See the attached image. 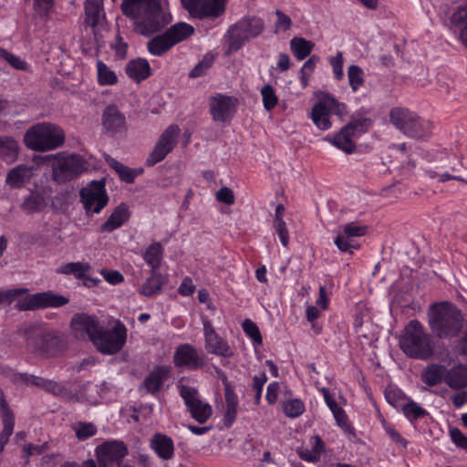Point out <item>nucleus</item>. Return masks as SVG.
<instances>
[{
	"instance_id": "f257e3e1",
	"label": "nucleus",
	"mask_w": 467,
	"mask_h": 467,
	"mask_svg": "<svg viewBox=\"0 0 467 467\" xmlns=\"http://www.w3.org/2000/svg\"><path fill=\"white\" fill-rule=\"evenodd\" d=\"M120 9L133 20L135 31L145 36L161 31L172 20L168 0H123Z\"/></svg>"
},
{
	"instance_id": "f03ea898",
	"label": "nucleus",
	"mask_w": 467,
	"mask_h": 467,
	"mask_svg": "<svg viewBox=\"0 0 467 467\" xmlns=\"http://www.w3.org/2000/svg\"><path fill=\"white\" fill-rule=\"evenodd\" d=\"M428 326L440 339H450L459 336L464 326L462 311L448 301L431 304L427 310Z\"/></svg>"
},
{
	"instance_id": "7ed1b4c3",
	"label": "nucleus",
	"mask_w": 467,
	"mask_h": 467,
	"mask_svg": "<svg viewBox=\"0 0 467 467\" xmlns=\"http://www.w3.org/2000/svg\"><path fill=\"white\" fill-rule=\"evenodd\" d=\"M399 345L410 358L427 360L434 354L431 336L418 319H412L405 326Z\"/></svg>"
},
{
	"instance_id": "20e7f679",
	"label": "nucleus",
	"mask_w": 467,
	"mask_h": 467,
	"mask_svg": "<svg viewBox=\"0 0 467 467\" xmlns=\"http://www.w3.org/2000/svg\"><path fill=\"white\" fill-rule=\"evenodd\" d=\"M66 135L63 129L51 122H41L33 125L24 135L25 145L35 151L45 152L54 150L65 142Z\"/></svg>"
},
{
	"instance_id": "39448f33",
	"label": "nucleus",
	"mask_w": 467,
	"mask_h": 467,
	"mask_svg": "<svg viewBox=\"0 0 467 467\" xmlns=\"http://www.w3.org/2000/svg\"><path fill=\"white\" fill-rule=\"evenodd\" d=\"M45 159L51 161V177L58 184L77 179L88 169L87 160L76 153L66 154L59 152L47 155Z\"/></svg>"
},
{
	"instance_id": "423d86ee",
	"label": "nucleus",
	"mask_w": 467,
	"mask_h": 467,
	"mask_svg": "<svg viewBox=\"0 0 467 467\" xmlns=\"http://www.w3.org/2000/svg\"><path fill=\"white\" fill-rule=\"evenodd\" d=\"M265 29V23L257 16H244L232 25L224 37L227 43V52H236L243 47L246 41L258 36Z\"/></svg>"
},
{
	"instance_id": "0eeeda50",
	"label": "nucleus",
	"mask_w": 467,
	"mask_h": 467,
	"mask_svg": "<svg viewBox=\"0 0 467 467\" xmlns=\"http://www.w3.org/2000/svg\"><path fill=\"white\" fill-rule=\"evenodd\" d=\"M389 122L403 134L414 139H422L428 136L432 129L430 121L420 118L408 109L400 107L390 109Z\"/></svg>"
},
{
	"instance_id": "6e6552de",
	"label": "nucleus",
	"mask_w": 467,
	"mask_h": 467,
	"mask_svg": "<svg viewBox=\"0 0 467 467\" xmlns=\"http://www.w3.org/2000/svg\"><path fill=\"white\" fill-rule=\"evenodd\" d=\"M439 14L451 31L458 32V40L467 48V0H452L440 5Z\"/></svg>"
},
{
	"instance_id": "1a4fd4ad",
	"label": "nucleus",
	"mask_w": 467,
	"mask_h": 467,
	"mask_svg": "<svg viewBox=\"0 0 467 467\" xmlns=\"http://www.w3.org/2000/svg\"><path fill=\"white\" fill-rule=\"evenodd\" d=\"M128 329L119 320H117L111 328L101 326L92 343L100 353L114 355L120 351L127 341Z\"/></svg>"
},
{
	"instance_id": "9d476101",
	"label": "nucleus",
	"mask_w": 467,
	"mask_h": 467,
	"mask_svg": "<svg viewBox=\"0 0 467 467\" xmlns=\"http://www.w3.org/2000/svg\"><path fill=\"white\" fill-rule=\"evenodd\" d=\"M179 394L191 417L200 424H204L213 415L212 406L203 400L194 387L178 384Z\"/></svg>"
},
{
	"instance_id": "9b49d317",
	"label": "nucleus",
	"mask_w": 467,
	"mask_h": 467,
	"mask_svg": "<svg viewBox=\"0 0 467 467\" xmlns=\"http://www.w3.org/2000/svg\"><path fill=\"white\" fill-rule=\"evenodd\" d=\"M79 194L88 214L99 213L109 202L104 181H92L87 187L80 190Z\"/></svg>"
},
{
	"instance_id": "f8f14e48",
	"label": "nucleus",
	"mask_w": 467,
	"mask_h": 467,
	"mask_svg": "<svg viewBox=\"0 0 467 467\" xmlns=\"http://www.w3.org/2000/svg\"><path fill=\"white\" fill-rule=\"evenodd\" d=\"M68 303V298L52 291L36 293L20 299L16 308L20 311L35 310L47 307H59Z\"/></svg>"
},
{
	"instance_id": "ddd939ff",
	"label": "nucleus",
	"mask_w": 467,
	"mask_h": 467,
	"mask_svg": "<svg viewBox=\"0 0 467 467\" xmlns=\"http://www.w3.org/2000/svg\"><path fill=\"white\" fill-rule=\"evenodd\" d=\"M179 134V126L175 124L170 125L160 136L152 151L149 154L146 165L152 167L164 160L175 147Z\"/></svg>"
},
{
	"instance_id": "4468645a",
	"label": "nucleus",
	"mask_w": 467,
	"mask_h": 467,
	"mask_svg": "<svg viewBox=\"0 0 467 467\" xmlns=\"http://www.w3.org/2000/svg\"><path fill=\"white\" fill-rule=\"evenodd\" d=\"M128 453V447L121 441H108L96 448L99 467H114L115 462L119 465Z\"/></svg>"
},
{
	"instance_id": "2eb2a0df",
	"label": "nucleus",
	"mask_w": 467,
	"mask_h": 467,
	"mask_svg": "<svg viewBox=\"0 0 467 467\" xmlns=\"http://www.w3.org/2000/svg\"><path fill=\"white\" fill-rule=\"evenodd\" d=\"M210 113L214 121L227 122L234 116L238 99L232 96L221 93L212 97L209 100Z\"/></svg>"
},
{
	"instance_id": "dca6fc26",
	"label": "nucleus",
	"mask_w": 467,
	"mask_h": 467,
	"mask_svg": "<svg viewBox=\"0 0 467 467\" xmlns=\"http://www.w3.org/2000/svg\"><path fill=\"white\" fill-rule=\"evenodd\" d=\"M173 363L176 368L197 370L204 364V356L191 344L178 346L174 351Z\"/></svg>"
},
{
	"instance_id": "f3484780",
	"label": "nucleus",
	"mask_w": 467,
	"mask_h": 467,
	"mask_svg": "<svg viewBox=\"0 0 467 467\" xmlns=\"http://www.w3.org/2000/svg\"><path fill=\"white\" fill-rule=\"evenodd\" d=\"M189 13L197 18L218 17L224 12L225 0H181Z\"/></svg>"
},
{
	"instance_id": "a211bd4d",
	"label": "nucleus",
	"mask_w": 467,
	"mask_h": 467,
	"mask_svg": "<svg viewBox=\"0 0 467 467\" xmlns=\"http://www.w3.org/2000/svg\"><path fill=\"white\" fill-rule=\"evenodd\" d=\"M204 346L208 353L223 358H232L234 349L213 327L209 320L203 321Z\"/></svg>"
},
{
	"instance_id": "6ab92c4d",
	"label": "nucleus",
	"mask_w": 467,
	"mask_h": 467,
	"mask_svg": "<svg viewBox=\"0 0 467 467\" xmlns=\"http://www.w3.org/2000/svg\"><path fill=\"white\" fill-rule=\"evenodd\" d=\"M12 380L15 384L36 386L54 395H61L64 392V388L59 383L28 373H15Z\"/></svg>"
},
{
	"instance_id": "aec40b11",
	"label": "nucleus",
	"mask_w": 467,
	"mask_h": 467,
	"mask_svg": "<svg viewBox=\"0 0 467 467\" xmlns=\"http://www.w3.org/2000/svg\"><path fill=\"white\" fill-rule=\"evenodd\" d=\"M57 339L49 335H36L27 338L26 349L35 356L47 358L55 354Z\"/></svg>"
},
{
	"instance_id": "412c9836",
	"label": "nucleus",
	"mask_w": 467,
	"mask_h": 467,
	"mask_svg": "<svg viewBox=\"0 0 467 467\" xmlns=\"http://www.w3.org/2000/svg\"><path fill=\"white\" fill-rule=\"evenodd\" d=\"M149 446L158 458L162 461H170L174 457V441L170 436L164 433H154L149 441Z\"/></svg>"
},
{
	"instance_id": "4be33fe9",
	"label": "nucleus",
	"mask_w": 467,
	"mask_h": 467,
	"mask_svg": "<svg viewBox=\"0 0 467 467\" xmlns=\"http://www.w3.org/2000/svg\"><path fill=\"white\" fill-rule=\"evenodd\" d=\"M71 327L77 333L87 335L92 342L99 333L101 326L95 316L82 313L77 314L73 317L71 320Z\"/></svg>"
},
{
	"instance_id": "5701e85b",
	"label": "nucleus",
	"mask_w": 467,
	"mask_h": 467,
	"mask_svg": "<svg viewBox=\"0 0 467 467\" xmlns=\"http://www.w3.org/2000/svg\"><path fill=\"white\" fill-rule=\"evenodd\" d=\"M84 13L85 26L96 29L106 19L103 0H85Z\"/></svg>"
},
{
	"instance_id": "b1692460",
	"label": "nucleus",
	"mask_w": 467,
	"mask_h": 467,
	"mask_svg": "<svg viewBox=\"0 0 467 467\" xmlns=\"http://www.w3.org/2000/svg\"><path fill=\"white\" fill-rule=\"evenodd\" d=\"M33 165H17L7 172L5 183L13 189H20L30 182L33 176Z\"/></svg>"
},
{
	"instance_id": "393cba45",
	"label": "nucleus",
	"mask_w": 467,
	"mask_h": 467,
	"mask_svg": "<svg viewBox=\"0 0 467 467\" xmlns=\"http://www.w3.org/2000/svg\"><path fill=\"white\" fill-rule=\"evenodd\" d=\"M102 124L105 130L119 133L126 130L125 116L115 106H109L103 112Z\"/></svg>"
},
{
	"instance_id": "a878e982",
	"label": "nucleus",
	"mask_w": 467,
	"mask_h": 467,
	"mask_svg": "<svg viewBox=\"0 0 467 467\" xmlns=\"http://www.w3.org/2000/svg\"><path fill=\"white\" fill-rule=\"evenodd\" d=\"M130 217V212L128 205L120 203L113 210L108 220L100 225V232L111 233L127 223Z\"/></svg>"
},
{
	"instance_id": "bb28decb",
	"label": "nucleus",
	"mask_w": 467,
	"mask_h": 467,
	"mask_svg": "<svg viewBox=\"0 0 467 467\" xmlns=\"http://www.w3.org/2000/svg\"><path fill=\"white\" fill-rule=\"evenodd\" d=\"M125 72L130 79L140 83L151 76V67L146 58L138 57L127 63Z\"/></svg>"
},
{
	"instance_id": "cd10ccee",
	"label": "nucleus",
	"mask_w": 467,
	"mask_h": 467,
	"mask_svg": "<svg viewBox=\"0 0 467 467\" xmlns=\"http://www.w3.org/2000/svg\"><path fill=\"white\" fill-rule=\"evenodd\" d=\"M447 368L438 363L428 364L420 374L421 381L428 387H435L443 380L446 383Z\"/></svg>"
},
{
	"instance_id": "c85d7f7f",
	"label": "nucleus",
	"mask_w": 467,
	"mask_h": 467,
	"mask_svg": "<svg viewBox=\"0 0 467 467\" xmlns=\"http://www.w3.org/2000/svg\"><path fill=\"white\" fill-rule=\"evenodd\" d=\"M330 112L327 109L324 98L322 97L312 108L310 119L315 126L321 130H327L331 128Z\"/></svg>"
},
{
	"instance_id": "c756f323",
	"label": "nucleus",
	"mask_w": 467,
	"mask_h": 467,
	"mask_svg": "<svg viewBox=\"0 0 467 467\" xmlns=\"http://www.w3.org/2000/svg\"><path fill=\"white\" fill-rule=\"evenodd\" d=\"M326 140L348 154L353 153L357 148V139L352 136L351 132L345 126L334 136L326 138Z\"/></svg>"
},
{
	"instance_id": "7c9ffc66",
	"label": "nucleus",
	"mask_w": 467,
	"mask_h": 467,
	"mask_svg": "<svg viewBox=\"0 0 467 467\" xmlns=\"http://www.w3.org/2000/svg\"><path fill=\"white\" fill-rule=\"evenodd\" d=\"M170 369L167 367H156L143 380V386L148 392L157 393L161 390L164 380L168 378Z\"/></svg>"
},
{
	"instance_id": "2f4dec72",
	"label": "nucleus",
	"mask_w": 467,
	"mask_h": 467,
	"mask_svg": "<svg viewBox=\"0 0 467 467\" xmlns=\"http://www.w3.org/2000/svg\"><path fill=\"white\" fill-rule=\"evenodd\" d=\"M167 278L158 271H151L150 275L140 285L139 293L146 297L158 295L166 283Z\"/></svg>"
},
{
	"instance_id": "473e14b6",
	"label": "nucleus",
	"mask_w": 467,
	"mask_h": 467,
	"mask_svg": "<svg viewBox=\"0 0 467 467\" xmlns=\"http://www.w3.org/2000/svg\"><path fill=\"white\" fill-rule=\"evenodd\" d=\"M446 384L452 389L467 388V364H457L447 369Z\"/></svg>"
},
{
	"instance_id": "72a5a7b5",
	"label": "nucleus",
	"mask_w": 467,
	"mask_h": 467,
	"mask_svg": "<svg viewBox=\"0 0 467 467\" xmlns=\"http://www.w3.org/2000/svg\"><path fill=\"white\" fill-rule=\"evenodd\" d=\"M194 32V27L185 22H178L165 31L173 47L188 39Z\"/></svg>"
},
{
	"instance_id": "f704fd0d",
	"label": "nucleus",
	"mask_w": 467,
	"mask_h": 467,
	"mask_svg": "<svg viewBox=\"0 0 467 467\" xmlns=\"http://www.w3.org/2000/svg\"><path fill=\"white\" fill-rule=\"evenodd\" d=\"M91 265L87 262H71L61 265L56 272L60 275H74L77 279H88Z\"/></svg>"
},
{
	"instance_id": "c9c22d12",
	"label": "nucleus",
	"mask_w": 467,
	"mask_h": 467,
	"mask_svg": "<svg viewBox=\"0 0 467 467\" xmlns=\"http://www.w3.org/2000/svg\"><path fill=\"white\" fill-rule=\"evenodd\" d=\"M164 248L160 242H153L145 250L142 257L151 271H157L163 260Z\"/></svg>"
},
{
	"instance_id": "e433bc0d",
	"label": "nucleus",
	"mask_w": 467,
	"mask_h": 467,
	"mask_svg": "<svg viewBox=\"0 0 467 467\" xmlns=\"http://www.w3.org/2000/svg\"><path fill=\"white\" fill-rule=\"evenodd\" d=\"M372 123L373 120L370 118L356 113L351 117L350 121L345 125V127L348 128L352 136L358 140L361 135L368 131Z\"/></svg>"
},
{
	"instance_id": "4c0bfd02",
	"label": "nucleus",
	"mask_w": 467,
	"mask_h": 467,
	"mask_svg": "<svg viewBox=\"0 0 467 467\" xmlns=\"http://www.w3.org/2000/svg\"><path fill=\"white\" fill-rule=\"evenodd\" d=\"M172 47L173 45L171 44V40L169 39L165 32L152 37L147 43V49L149 53L156 57H161L164 55Z\"/></svg>"
},
{
	"instance_id": "58836bf2",
	"label": "nucleus",
	"mask_w": 467,
	"mask_h": 467,
	"mask_svg": "<svg viewBox=\"0 0 467 467\" xmlns=\"http://www.w3.org/2000/svg\"><path fill=\"white\" fill-rule=\"evenodd\" d=\"M18 156V143L11 137L0 139V159L6 163L14 162Z\"/></svg>"
},
{
	"instance_id": "ea45409f",
	"label": "nucleus",
	"mask_w": 467,
	"mask_h": 467,
	"mask_svg": "<svg viewBox=\"0 0 467 467\" xmlns=\"http://www.w3.org/2000/svg\"><path fill=\"white\" fill-rule=\"evenodd\" d=\"M47 207L44 195L38 192H32L23 202L21 208L28 213H40Z\"/></svg>"
},
{
	"instance_id": "a19ab883",
	"label": "nucleus",
	"mask_w": 467,
	"mask_h": 467,
	"mask_svg": "<svg viewBox=\"0 0 467 467\" xmlns=\"http://www.w3.org/2000/svg\"><path fill=\"white\" fill-rule=\"evenodd\" d=\"M314 44L303 37H293L290 40V48L297 60H303L310 55Z\"/></svg>"
},
{
	"instance_id": "79ce46f5",
	"label": "nucleus",
	"mask_w": 467,
	"mask_h": 467,
	"mask_svg": "<svg viewBox=\"0 0 467 467\" xmlns=\"http://www.w3.org/2000/svg\"><path fill=\"white\" fill-rule=\"evenodd\" d=\"M98 83L100 86H113L118 82V76L102 60L96 63Z\"/></svg>"
},
{
	"instance_id": "37998d69",
	"label": "nucleus",
	"mask_w": 467,
	"mask_h": 467,
	"mask_svg": "<svg viewBox=\"0 0 467 467\" xmlns=\"http://www.w3.org/2000/svg\"><path fill=\"white\" fill-rule=\"evenodd\" d=\"M334 244L341 253L353 254L354 251L360 248L359 244L352 237H346V234L339 230L334 238Z\"/></svg>"
},
{
	"instance_id": "c03bdc74",
	"label": "nucleus",
	"mask_w": 467,
	"mask_h": 467,
	"mask_svg": "<svg viewBox=\"0 0 467 467\" xmlns=\"http://www.w3.org/2000/svg\"><path fill=\"white\" fill-rule=\"evenodd\" d=\"M385 399L389 404L396 409H400L408 401V398L403 391L394 386H388L385 389Z\"/></svg>"
},
{
	"instance_id": "a18cd8bd",
	"label": "nucleus",
	"mask_w": 467,
	"mask_h": 467,
	"mask_svg": "<svg viewBox=\"0 0 467 467\" xmlns=\"http://www.w3.org/2000/svg\"><path fill=\"white\" fill-rule=\"evenodd\" d=\"M401 410L410 421L422 419L429 414L425 409L410 399L404 404Z\"/></svg>"
},
{
	"instance_id": "49530a36",
	"label": "nucleus",
	"mask_w": 467,
	"mask_h": 467,
	"mask_svg": "<svg viewBox=\"0 0 467 467\" xmlns=\"http://www.w3.org/2000/svg\"><path fill=\"white\" fill-rule=\"evenodd\" d=\"M282 409L286 417L297 418L304 413L306 407L300 399H288L283 401Z\"/></svg>"
},
{
	"instance_id": "de8ad7c7",
	"label": "nucleus",
	"mask_w": 467,
	"mask_h": 467,
	"mask_svg": "<svg viewBox=\"0 0 467 467\" xmlns=\"http://www.w3.org/2000/svg\"><path fill=\"white\" fill-rule=\"evenodd\" d=\"M215 57L213 53H206L202 58L190 71L191 78H197L206 74L207 70L213 65Z\"/></svg>"
},
{
	"instance_id": "09e8293b",
	"label": "nucleus",
	"mask_w": 467,
	"mask_h": 467,
	"mask_svg": "<svg viewBox=\"0 0 467 467\" xmlns=\"http://www.w3.org/2000/svg\"><path fill=\"white\" fill-rule=\"evenodd\" d=\"M242 328L244 334L251 338L254 345L261 346L263 344V337L257 325L249 318H246L242 323Z\"/></svg>"
},
{
	"instance_id": "8fccbe9b",
	"label": "nucleus",
	"mask_w": 467,
	"mask_h": 467,
	"mask_svg": "<svg viewBox=\"0 0 467 467\" xmlns=\"http://www.w3.org/2000/svg\"><path fill=\"white\" fill-rule=\"evenodd\" d=\"M363 70L356 65H351L348 69V78L349 85L356 92L364 83Z\"/></svg>"
},
{
	"instance_id": "3c124183",
	"label": "nucleus",
	"mask_w": 467,
	"mask_h": 467,
	"mask_svg": "<svg viewBox=\"0 0 467 467\" xmlns=\"http://www.w3.org/2000/svg\"><path fill=\"white\" fill-rule=\"evenodd\" d=\"M3 430L0 433V451H2L13 434L15 427V416L2 418Z\"/></svg>"
},
{
	"instance_id": "603ef678",
	"label": "nucleus",
	"mask_w": 467,
	"mask_h": 467,
	"mask_svg": "<svg viewBox=\"0 0 467 467\" xmlns=\"http://www.w3.org/2000/svg\"><path fill=\"white\" fill-rule=\"evenodd\" d=\"M264 108L272 110L278 103V98L271 85H265L261 89Z\"/></svg>"
},
{
	"instance_id": "864d4df0",
	"label": "nucleus",
	"mask_w": 467,
	"mask_h": 467,
	"mask_svg": "<svg viewBox=\"0 0 467 467\" xmlns=\"http://www.w3.org/2000/svg\"><path fill=\"white\" fill-rule=\"evenodd\" d=\"M340 231L346 234V237H352L353 239H356L357 237L364 236L368 232V227L366 225L351 222L344 224L340 228Z\"/></svg>"
},
{
	"instance_id": "5fc2aeb1",
	"label": "nucleus",
	"mask_w": 467,
	"mask_h": 467,
	"mask_svg": "<svg viewBox=\"0 0 467 467\" xmlns=\"http://www.w3.org/2000/svg\"><path fill=\"white\" fill-rule=\"evenodd\" d=\"M327 107V109L330 112V115H336L339 118H342L347 115V107L344 103L338 102L334 97L326 95L323 97Z\"/></svg>"
},
{
	"instance_id": "6e6d98bb",
	"label": "nucleus",
	"mask_w": 467,
	"mask_h": 467,
	"mask_svg": "<svg viewBox=\"0 0 467 467\" xmlns=\"http://www.w3.org/2000/svg\"><path fill=\"white\" fill-rule=\"evenodd\" d=\"M0 58L5 60L16 69L26 70L27 68V64L25 60L2 47H0Z\"/></svg>"
},
{
	"instance_id": "4d7b16f0",
	"label": "nucleus",
	"mask_w": 467,
	"mask_h": 467,
	"mask_svg": "<svg viewBox=\"0 0 467 467\" xmlns=\"http://www.w3.org/2000/svg\"><path fill=\"white\" fill-rule=\"evenodd\" d=\"M76 436L79 440H86L89 437H92L97 432V428L93 423L90 422H79L75 427Z\"/></svg>"
},
{
	"instance_id": "13d9d810",
	"label": "nucleus",
	"mask_w": 467,
	"mask_h": 467,
	"mask_svg": "<svg viewBox=\"0 0 467 467\" xmlns=\"http://www.w3.org/2000/svg\"><path fill=\"white\" fill-rule=\"evenodd\" d=\"M449 435L451 441L457 448L467 451V436L464 435L460 429L456 427L450 428Z\"/></svg>"
},
{
	"instance_id": "bf43d9fd",
	"label": "nucleus",
	"mask_w": 467,
	"mask_h": 467,
	"mask_svg": "<svg viewBox=\"0 0 467 467\" xmlns=\"http://www.w3.org/2000/svg\"><path fill=\"white\" fill-rule=\"evenodd\" d=\"M267 381V376L265 372L255 375L253 378V389L255 390L254 403L258 405L261 401L263 388Z\"/></svg>"
},
{
	"instance_id": "052dcab7",
	"label": "nucleus",
	"mask_w": 467,
	"mask_h": 467,
	"mask_svg": "<svg viewBox=\"0 0 467 467\" xmlns=\"http://www.w3.org/2000/svg\"><path fill=\"white\" fill-rule=\"evenodd\" d=\"M273 223L282 245L287 247L289 244V234L284 219H278V221H274Z\"/></svg>"
},
{
	"instance_id": "680f3d73",
	"label": "nucleus",
	"mask_w": 467,
	"mask_h": 467,
	"mask_svg": "<svg viewBox=\"0 0 467 467\" xmlns=\"http://www.w3.org/2000/svg\"><path fill=\"white\" fill-rule=\"evenodd\" d=\"M330 65L333 67V73L337 79H341L344 76L343 72V53L337 51L336 56L329 58Z\"/></svg>"
},
{
	"instance_id": "e2e57ef3",
	"label": "nucleus",
	"mask_w": 467,
	"mask_h": 467,
	"mask_svg": "<svg viewBox=\"0 0 467 467\" xmlns=\"http://www.w3.org/2000/svg\"><path fill=\"white\" fill-rule=\"evenodd\" d=\"M26 288H14L0 291V303H12L17 296L27 293Z\"/></svg>"
},
{
	"instance_id": "0e129e2a",
	"label": "nucleus",
	"mask_w": 467,
	"mask_h": 467,
	"mask_svg": "<svg viewBox=\"0 0 467 467\" xmlns=\"http://www.w3.org/2000/svg\"><path fill=\"white\" fill-rule=\"evenodd\" d=\"M54 6V0H34V9L41 16H47Z\"/></svg>"
},
{
	"instance_id": "69168bd1",
	"label": "nucleus",
	"mask_w": 467,
	"mask_h": 467,
	"mask_svg": "<svg viewBox=\"0 0 467 467\" xmlns=\"http://www.w3.org/2000/svg\"><path fill=\"white\" fill-rule=\"evenodd\" d=\"M116 172L119 176L120 180L127 183L133 182L135 178L140 174V171L132 170L123 164Z\"/></svg>"
},
{
	"instance_id": "338daca9",
	"label": "nucleus",
	"mask_w": 467,
	"mask_h": 467,
	"mask_svg": "<svg viewBox=\"0 0 467 467\" xmlns=\"http://www.w3.org/2000/svg\"><path fill=\"white\" fill-rule=\"evenodd\" d=\"M111 48L115 52V56L119 58H124L127 56L128 45L122 39L119 35H117L114 43L111 45Z\"/></svg>"
},
{
	"instance_id": "774afa93",
	"label": "nucleus",
	"mask_w": 467,
	"mask_h": 467,
	"mask_svg": "<svg viewBox=\"0 0 467 467\" xmlns=\"http://www.w3.org/2000/svg\"><path fill=\"white\" fill-rule=\"evenodd\" d=\"M216 199L225 204H233L234 202V192L228 187H222L216 193Z\"/></svg>"
}]
</instances>
